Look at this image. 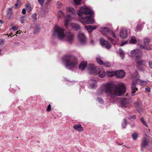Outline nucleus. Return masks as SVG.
Masks as SVG:
<instances>
[{"label": "nucleus", "mask_w": 152, "mask_h": 152, "mask_svg": "<svg viewBox=\"0 0 152 152\" xmlns=\"http://www.w3.org/2000/svg\"><path fill=\"white\" fill-rule=\"evenodd\" d=\"M126 91V88L124 84L120 83L118 87L110 83H103L101 88L98 89L96 93L97 96L103 95L105 93L111 99H114L117 96H121Z\"/></svg>", "instance_id": "nucleus-1"}, {"label": "nucleus", "mask_w": 152, "mask_h": 152, "mask_svg": "<svg viewBox=\"0 0 152 152\" xmlns=\"http://www.w3.org/2000/svg\"><path fill=\"white\" fill-rule=\"evenodd\" d=\"M93 12L91 9L86 7H82L78 12V15L79 17L84 21L82 23L84 24L93 23L94 20L92 18Z\"/></svg>", "instance_id": "nucleus-2"}, {"label": "nucleus", "mask_w": 152, "mask_h": 152, "mask_svg": "<svg viewBox=\"0 0 152 152\" xmlns=\"http://www.w3.org/2000/svg\"><path fill=\"white\" fill-rule=\"evenodd\" d=\"M53 35L60 39H62L65 37L67 41L71 43L74 39V35L72 33L68 32L65 35L64 34V29L57 25L54 26Z\"/></svg>", "instance_id": "nucleus-3"}, {"label": "nucleus", "mask_w": 152, "mask_h": 152, "mask_svg": "<svg viewBox=\"0 0 152 152\" xmlns=\"http://www.w3.org/2000/svg\"><path fill=\"white\" fill-rule=\"evenodd\" d=\"M131 55L133 57H135V61L136 63L137 69L140 70H142L143 68L141 66L145 63V61L142 59V53L140 50H134L132 51Z\"/></svg>", "instance_id": "nucleus-4"}, {"label": "nucleus", "mask_w": 152, "mask_h": 152, "mask_svg": "<svg viewBox=\"0 0 152 152\" xmlns=\"http://www.w3.org/2000/svg\"><path fill=\"white\" fill-rule=\"evenodd\" d=\"M62 62L66 68L69 70H72L76 66V58L72 55H66L62 58Z\"/></svg>", "instance_id": "nucleus-5"}, {"label": "nucleus", "mask_w": 152, "mask_h": 152, "mask_svg": "<svg viewBox=\"0 0 152 152\" xmlns=\"http://www.w3.org/2000/svg\"><path fill=\"white\" fill-rule=\"evenodd\" d=\"M66 11L68 13L71 14H68L65 18V21L64 23L65 26L67 27L69 21L71 18H74L75 16V11L73 7H68L66 9Z\"/></svg>", "instance_id": "nucleus-6"}, {"label": "nucleus", "mask_w": 152, "mask_h": 152, "mask_svg": "<svg viewBox=\"0 0 152 152\" xmlns=\"http://www.w3.org/2000/svg\"><path fill=\"white\" fill-rule=\"evenodd\" d=\"M142 80L139 78H136L132 81L131 85L132 94V96L134 95V93L137 90V88L136 87L137 83L141 84Z\"/></svg>", "instance_id": "nucleus-7"}, {"label": "nucleus", "mask_w": 152, "mask_h": 152, "mask_svg": "<svg viewBox=\"0 0 152 152\" xmlns=\"http://www.w3.org/2000/svg\"><path fill=\"white\" fill-rule=\"evenodd\" d=\"M78 38L80 42L82 44H85L87 42V38L85 35L83 33H78Z\"/></svg>", "instance_id": "nucleus-8"}, {"label": "nucleus", "mask_w": 152, "mask_h": 152, "mask_svg": "<svg viewBox=\"0 0 152 152\" xmlns=\"http://www.w3.org/2000/svg\"><path fill=\"white\" fill-rule=\"evenodd\" d=\"M100 42L101 45L103 47L107 49H109L111 47L110 44L107 41L105 40L102 38L100 39Z\"/></svg>", "instance_id": "nucleus-9"}, {"label": "nucleus", "mask_w": 152, "mask_h": 152, "mask_svg": "<svg viewBox=\"0 0 152 152\" xmlns=\"http://www.w3.org/2000/svg\"><path fill=\"white\" fill-rule=\"evenodd\" d=\"M96 72V73L94 75H98L101 77H104L105 75V71L103 68L102 67L97 68Z\"/></svg>", "instance_id": "nucleus-10"}, {"label": "nucleus", "mask_w": 152, "mask_h": 152, "mask_svg": "<svg viewBox=\"0 0 152 152\" xmlns=\"http://www.w3.org/2000/svg\"><path fill=\"white\" fill-rule=\"evenodd\" d=\"M97 68L95 65L92 64H88L87 67L89 72L90 74H93L94 75L96 73V71Z\"/></svg>", "instance_id": "nucleus-11"}, {"label": "nucleus", "mask_w": 152, "mask_h": 152, "mask_svg": "<svg viewBox=\"0 0 152 152\" xmlns=\"http://www.w3.org/2000/svg\"><path fill=\"white\" fill-rule=\"evenodd\" d=\"M120 37L122 39L126 38L128 35V31L125 29H121L119 33Z\"/></svg>", "instance_id": "nucleus-12"}, {"label": "nucleus", "mask_w": 152, "mask_h": 152, "mask_svg": "<svg viewBox=\"0 0 152 152\" xmlns=\"http://www.w3.org/2000/svg\"><path fill=\"white\" fill-rule=\"evenodd\" d=\"M89 87L91 89H94L97 86L96 81V80L92 79L89 80L88 81Z\"/></svg>", "instance_id": "nucleus-13"}, {"label": "nucleus", "mask_w": 152, "mask_h": 152, "mask_svg": "<svg viewBox=\"0 0 152 152\" xmlns=\"http://www.w3.org/2000/svg\"><path fill=\"white\" fill-rule=\"evenodd\" d=\"M130 99L128 98H121V107L125 108L126 107V104L129 102Z\"/></svg>", "instance_id": "nucleus-14"}, {"label": "nucleus", "mask_w": 152, "mask_h": 152, "mask_svg": "<svg viewBox=\"0 0 152 152\" xmlns=\"http://www.w3.org/2000/svg\"><path fill=\"white\" fill-rule=\"evenodd\" d=\"M134 106L136 110L139 112L142 111L141 103L140 101H137L134 103Z\"/></svg>", "instance_id": "nucleus-15"}, {"label": "nucleus", "mask_w": 152, "mask_h": 152, "mask_svg": "<svg viewBox=\"0 0 152 152\" xmlns=\"http://www.w3.org/2000/svg\"><path fill=\"white\" fill-rule=\"evenodd\" d=\"M125 75V72L122 70H120L115 72V76L117 77L122 78Z\"/></svg>", "instance_id": "nucleus-16"}, {"label": "nucleus", "mask_w": 152, "mask_h": 152, "mask_svg": "<svg viewBox=\"0 0 152 152\" xmlns=\"http://www.w3.org/2000/svg\"><path fill=\"white\" fill-rule=\"evenodd\" d=\"M100 31L103 35H105L106 34V33H109L111 35L114 32L113 31L110 30L108 28L105 27L102 28Z\"/></svg>", "instance_id": "nucleus-17"}, {"label": "nucleus", "mask_w": 152, "mask_h": 152, "mask_svg": "<svg viewBox=\"0 0 152 152\" xmlns=\"http://www.w3.org/2000/svg\"><path fill=\"white\" fill-rule=\"evenodd\" d=\"M148 142L147 141L145 137H144L143 139L142 140L141 142V150L142 151H143V147L147 145L148 144Z\"/></svg>", "instance_id": "nucleus-18"}, {"label": "nucleus", "mask_w": 152, "mask_h": 152, "mask_svg": "<svg viewBox=\"0 0 152 152\" xmlns=\"http://www.w3.org/2000/svg\"><path fill=\"white\" fill-rule=\"evenodd\" d=\"M87 66V62L83 61L79 65V69L81 70H83Z\"/></svg>", "instance_id": "nucleus-19"}, {"label": "nucleus", "mask_w": 152, "mask_h": 152, "mask_svg": "<svg viewBox=\"0 0 152 152\" xmlns=\"http://www.w3.org/2000/svg\"><path fill=\"white\" fill-rule=\"evenodd\" d=\"M85 27L86 28V29L89 32H91L93 30L97 28V26H93L90 25L87 26H85Z\"/></svg>", "instance_id": "nucleus-20"}, {"label": "nucleus", "mask_w": 152, "mask_h": 152, "mask_svg": "<svg viewBox=\"0 0 152 152\" xmlns=\"http://www.w3.org/2000/svg\"><path fill=\"white\" fill-rule=\"evenodd\" d=\"M51 0H46L45 4L46 5L45 7V8L46 9V10H45V12H48V5H50V2Z\"/></svg>", "instance_id": "nucleus-21"}, {"label": "nucleus", "mask_w": 152, "mask_h": 152, "mask_svg": "<svg viewBox=\"0 0 152 152\" xmlns=\"http://www.w3.org/2000/svg\"><path fill=\"white\" fill-rule=\"evenodd\" d=\"M83 130V128L82 127L80 124H77V131L79 132H82Z\"/></svg>", "instance_id": "nucleus-22"}, {"label": "nucleus", "mask_w": 152, "mask_h": 152, "mask_svg": "<svg viewBox=\"0 0 152 152\" xmlns=\"http://www.w3.org/2000/svg\"><path fill=\"white\" fill-rule=\"evenodd\" d=\"M140 48L142 49L143 48H145V50H151L152 48H151L150 47L148 46H146L144 44L143 45H141L140 46Z\"/></svg>", "instance_id": "nucleus-23"}, {"label": "nucleus", "mask_w": 152, "mask_h": 152, "mask_svg": "<svg viewBox=\"0 0 152 152\" xmlns=\"http://www.w3.org/2000/svg\"><path fill=\"white\" fill-rule=\"evenodd\" d=\"M64 16V14L62 11L60 10L58 12V19Z\"/></svg>", "instance_id": "nucleus-24"}, {"label": "nucleus", "mask_w": 152, "mask_h": 152, "mask_svg": "<svg viewBox=\"0 0 152 152\" xmlns=\"http://www.w3.org/2000/svg\"><path fill=\"white\" fill-rule=\"evenodd\" d=\"M107 75L109 77H112L114 75H115V72L107 71Z\"/></svg>", "instance_id": "nucleus-25"}, {"label": "nucleus", "mask_w": 152, "mask_h": 152, "mask_svg": "<svg viewBox=\"0 0 152 152\" xmlns=\"http://www.w3.org/2000/svg\"><path fill=\"white\" fill-rule=\"evenodd\" d=\"M129 42L131 43L135 44L137 42V41L134 37L132 36L131 37V39Z\"/></svg>", "instance_id": "nucleus-26"}, {"label": "nucleus", "mask_w": 152, "mask_h": 152, "mask_svg": "<svg viewBox=\"0 0 152 152\" xmlns=\"http://www.w3.org/2000/svg\"><path fill=\"white\" fill-rule=\"evenodd\" d=\"M96 60L98 63L99 65H103L104 62L101 60L100 57H97Z\"/></svg>", "instance_id": "nucleus-27"}, {"label": "nucleus", "mask_w": 152, "mask_h": 152, "mask_svg": "<svg viewBox=\"0 0 152 152\" xmlns=\"http://www.w3.org/2000/svg\"><path fill=\"white\" fill-rule=\"evenodd\" d=\"M26 10H27L28 12L29 13L31 11V5L29 4H26Z\"/></svg>", "instance_id": "nucleus-28"}, {"label": "nucleus", "mask_w": 152, "mask_h": 152, "mask_svg": "<svg viewBox=\"0 0 152 152\" xmlns=\"http://www.w3.org/2000/svg\"><path fill=\"white\" fill-rule=\"evenodd\" d=\"M40 30V28L39 27L37 26L34 28V34H37L39 33Z\"/></svg>", "instance_id": "nucleus-29"}, {"label": "nucleus", "mask_w": 152, "mask_h": 152, "mask_svg": "<svg viewBox=\"0 0 152 152\" xmlns=\"http://www.w3.org/2000/svg\"><path fill=\"white\" fill-rule=\"evenodd\" d=\"M150 42V39L148 38H145L144 39V44L146 46L148 45Z\"/></svg>", "instance_id": "nucleus-30"}, {"label": "nucleus", "mask_w": 152, "mask_h": 152, "mask_svg": "<svg viewBox=\"0 0 152 152\" xmlns=\"http://www.w3.org/2000/svg\"><path fill=\"white\" fill-rule=\"evenodd\" d=\"M124 122L122 123V126L123 128H125L127 124V121L126 119H124Z\"/></svg>", "instance_id": "nucleus-31"}, {"label": "nucleus", "mask_w": 152, "mask_h": 152, "mask_svg": "<svg viewBox=\"0 0 152 152\" xmlns=\"http://www.w3.org/2000/svg\"><path fill=\"white\" fill-rule=\"evenodd\" d=\"M138 134L136 132H135L132 135V137L134 140H136L138 137Z\"/></svg>", "instance_id": "nucleus-32"}, {"label": "nucleus", "mask_w": 152, "mask_h": 152, "mask_svg": "<svg viewBox=\"0 0 152 152\" xmlns=\"http://www.w3.org/2000/svg\"><path fill=\"white\" fill-rule=\"evenodd\" d=\"M102 65L107 67H110L111 66V65L109 62H107L104 63Z\"/></svg>", "instance_id": "nucleus-33"}, {"label": "nucleus", "mask_w": 152, "mask_h": 152, "mask_svg": "<svg viewBox=\"0 0 152 152\" xmlns=\"http://www.w3.org/2000/svg\"><path fill=\"white\" fill-rule=\"evenodd\" d=\"M25 16H22L20 17V20L21 23H23L25 21Z\"/></svg>", "instance_id": "nucleus-34"}, {"label": "nucleus", "mask_w": 152, "mask_h": 152, "mask_svg": "<svg viewBox=\"0 0 152 152\" xmlns=\"http://www.w3.org/2000/svg\"><path fill=\"white\" fill-rule=\"evenodd\" d=\"M140 120L142 122V123L143 124L146 126L147 127H148V126L146 124V122L145 121L144 119H143V118H140Z\"/></svg>", "instance_id": "nucleus-35"}, {"label": "nucleus", "mask_w": 152, "mask_h": 152, "mask_svg": "<svg viewBox=\"0 0 152 152\" xmlns=\"http://www.w3.org/2000/svg\"><path fill=\"white\" fill-rule=\"evenodd\" d=\"M120 54L121 56L122 57V58L123 59L124 58V53L123 51L122 50H119Z\"/></svg>", "instance_id": "nucleus-36"}, {"label": "nucleus", "mask_w": 152, "mask_h": 152, "mask_svg": "<svg viewBox=\"0 0 152 152\" xmlns=\"http://www.w3.org/2000/svg\"><path fill=\"white\" fill-rule=\"evenodd\" d=\"M96 101L100 103H102L103 102V100L100 97H98L96 99Z\"/></svg>", "instance_id": "nucleus-37"}, {"label": "nucleus", "mask_w": 152, "mask_h": 152, "mask_svg": "<svg viewBox=\"0 0 152 152\" xmlns=\"http://www.w3.org/2000/svg\"><path fill=\"white\" fill-rule=\"evenodd\" d=\"M31 17L33 21H36L37 20V15L36 14H32L31 15Z\"/></svg>", "instance_id": "nucleus-38"}, {"label": "nucleus", "mask_w": 152, "mask_h": 152, "mask_svg": "<svg viewBox=\"0 0 152 152\" xmlns=\"http://www.w3.org/2000/svg\"><path fill=\"white\" fill-rule=\"evenodd\" d=\"M137 30L138 31H140L142 29V27L141 25H140L139 24H138L137 27Z\"/></svg>", "instance_id": "nucleus-39"}, {"label": "nucleus", "mask_w": 152, "mask_h": 152, "mask_svg": "<svg viewBox=\"0 0 152 152\" xmlns=\"http://www.w3.org/2000/svg\"><path fill=\"white\" fill-rule=\"evenodd\" d=\"M44 1V0H38V2L42 6H43Z\"/></svg>", "instance_id": "nucleus-40"}, {"label": "nucleus", "mask_w": 152, "mask_h": 152, "mask_svg": "<svg viewBox=\"0 0 152 152\" xmlns=\"http://www.w3.org/2000/svg\"><path fill=\"white\" fill-rule=\"evenodd\" d=\"M9 10L10 11L9 12H8L7 13V15L8 17H10V15L12 14V9L11 8H9Z\"/></svg>", "instance_id": "nucleus-41"}, {"label": "nucleus", "mask_w": 152, "mask_h": 152, "mask_svg": "<svg viewBox=\"0 0 152 152\" xmlns=\"http://www.w3.org/2000/svg\"><path fill=\"white\" fill-rule=\"evenodd\" d=\"M83 3V1L82 0H77V5L81 4Z\"/></svg>", "instance_id": "nucleus-42"}, {"label": "nucleus", "mask_w": 152, "mask_h": 152, "mask_svg": "<svg viewBox=\"0 0 152 152\" xmlns=\"http://www.w3.org/2000/svg\"><path fill=\"white\" fill-rule=\"evenodd\" d=\"M4 44V41L3 39H0V47L3 46Z\"/></svg>", "instance_id": "nucleus-43"}, {"label": "nucleus", "mask_w": 152, "mask_h": 152, "mask_svg": "<svg viewBox=\"0 0 152 152\" xmlns=\"http://www.w3.org/2000/svg\"><path fill=\"white\" fill-rule=\"evenodd\" d=\"M51 106L50 104H49L48 106V107L46 109V111L47 112H50L51 110Z\"/></svg>", "instance_id": "nucleus-44"}, {"label": "nucleus", "mask_w": 152, "mask_h": 152, "mask_svg": "<svg viewBox=\"0 0 152 152\" xmlns=\"http://www.w3.org/2000/svg\"><path fill=\"white\" fill-rule=\"evenodd\" d=\"M71 26L75 30H76V24L75 23H72Z\"/></svg>", "instance_id": "nucleus-45"}, {"label": "nucleus", "mask_w": 152, "mask_h": 152, "mask_svg": "<svg viewBox=\"0 0 152 152\" xmlns=\"http://www.w3.org/2000/svg\"><path fill=\"white\" fill-rule=\"evenodd\" d=\"M128 42V41H122L121 43V46H123L125 45Z\"/></svg>", "instance_id": "nucleus-46"}, {"label": "nucleus", "mask_w": 152, "mask_h": 152, "mask_svg": "<svg viewBox=\"0 0 152 152\" xmlns=\"http://www.w3.org/2000/svg\"><path fill=\"white\" fill-rule=\"evenodd\" d=\"M129 119L130 120L131 118L135 119L136 118V116L135 115H132L128 117Z\"/></svg>", "instance_id": "nucleus-47"}, {"label": "nucleus", "mask_w": 152, "mask_h": 152, "mask_svg": "<svg viewBox=\"0 0 152 152\" xmlns=\"http://www.w3.org/2000/svg\"><path fill=\"white\" fill-rule=\"evenodd\" d=\"M147 81H145L142 80L140 85H145L147 84Z\"/></svg>", "instance_id": "nucleus-48"}, {"label": "nucleus", "mask_w": 152, "mask_h": 152, "mask_svg": "<svg viewBox=\"0 0 152 152\" xmlns=\"http://www.w3.org/2000/svg\"><path fill=\"white\" fill-rule=\"evenodd\" d=\"M57 4L58 6V7L59 8H60L62 6V4L59 1H58Z\"/></svg>", "instance_id": "nucleus-49"}, {"label": "nucleus", "mask_w": 152, "mask_h": 152, "mask_svg": "<svg viewBox=\"0 0 152 152\" xmlns=\"http://www.w3.org/2000/svg\"><path fill=\"white\" fill-rule=\"evenodd\" d=\"M12 29L14 31H15L17 30L18 29V27H16L15 26H13L12 27Z\"/></svg>", "instance_id": "nucleus-50"}, {"label": "nucleus", "mask_w": 152, "mask_h": 152, "mask_svg": "<svg viewBox=\"0 0 152 152\" xmlns=\"http://www.w3.org/2000/svg\"><path fill=\"white\" fill-rule=\"evenodd\" d=\"M148 64L149 67L151 68L152 69V61H149L148 62Z\"/></svg>", "instance_id": "nucleus-51"}, {"label": "nucleus", "mask_w": 152, "mask_h": 152, "mask_svg": "<svg viewBox=\"0 0 152 152\" xmlns=\"http://www.w3.org/2000/svg\"><path fill=\"white\" fill-rule=\"evenodd\" d=\"M22 13L23 15H24L26 14V9L25 8L23 9L22 10Z\"/></svg>", "instance_id": "nucleus-52"}, {"label": "nucleus", "mask_w": 152, "mask_h": 152, "mask_svg": "<svg viewBox=\"0 0 152 152\" xmlns=\"http://www.w3.org/2000/svg\"><path fill=\"white\" fill-rule=\"evenodd\" d=\"M75 80H73L72 81H70L69 83V85H72L73 84H75Z\"/></svg>", "instance_id": "nucleus-53"}, {"label": "nucleus", "mask_w": 152, "mask_h": 152, "mask_svg": "<svg viewBox=\"0 0 152 152\" xmlns=\"http://www.w3.org/2000/svg\"><path fill=\"white\" fill-rule=\"evenodd\" d=\"M145 91H148L149 92H150L151 89L149 87H147L145 88Z\"/></svg>", "instance_id": "nucleus-54"}, {"label": "nucleus", "mask_w": 152, "mask_h": 152, "mask_svg": "<svg viewBox=\"0 0 152 152\" xmlns=\"http://www.w3.org/2000/svg\"><path fill=\"white\" fill-rule=\"evenodd\" d=\"M111 35L112 36V37H113L114 38H115L116 37V36L114 32H113V33L111 34Z\"/></svg>", "instance_id": "nucleus-55"}, {"label": "nucleus", "mask_w": 152, "mask_h": 152, "mask_svg": "<svg viewBox=\"0 0 152 152\" xmlns=\"http://www.w3.org/2000/svg\"><path fill=\"white\" fill-rule=\"evenodd\" d=\"M80 28V26L78 25L77 24V29H79Z\"/></svg>", "instance_id": "nucleus-56"}, {"label": "nucleus", "mask_w": 152, "mask_h": 152, "mask_svg": "<svg viewBox=\"0 0 152 152\" xmlns=\"http://www.w3.org/2000/svg\"><path fill=\"white\" fill-rule=\"evenodd\" d=\"M18 3H16L15 4V8H17L18 5Z\"/></svg>", "instance_id": "nucleus-57"}, {"label": "nucleus", "mask_w": 152, "mask_h": 152, "mask_svg": "<svg viewBox=\"0 0 152 152\" xmlns=\"http://www.w3.org/2000/svg\"><path fill=\"white\" fill-rule=\"evenodd\" d=\"M74 0V4L75 6L76 5V0Z\"/></svg>", "instance_id": "nucleus-58"}, {"label": "nucleus", "mask_w": 152, "mask_h": 152, "mask_svg": "<svg viewBox=\"0 0 152 152\" xmlns=\"http://www.w3.org/2000/svg\"><path fill=\"white\" fill-rule=\"evenodd\" d=\"M91 43L92 44H93V45L94 44V41L92 40H91Z\"/></svg>", "instance_id": "nucleus-59"}, {"label": "nucleus", "mask_w": 152, "mask_h": 152, "mask_svg": "<svg viewBox=\"0 0 152 152\" xmlns=\"http://www.w3.org/2000/svg\"><path fill=\"white\" fill-rule=\"evenodd\" d=\"M17 31V32H16V34H15V35H16V34H20V32H19V31Z\"/></svg>", "instance_id": "nucleus-60"}, {"label": "nucleus", "mask_w": 152, "mask_h": 152, "mask_svg": "<svg viewBox=\"0 0 152 152\" xmlns=\"http://www.w3.org/2000/svg\"><path fill=\"white\" fill-rule=\"evenodd\" d=\"M3 24V22L2 21L0 20V25H2Z\"/></svg>", "instance_id": "nucleus-61"}, {"label": "nucleus", "mask_w": 152, "mask_h": 152, "mask_svg": "<svg viewBox=\"0 0 152 152\" xmlns=\"http://www.w3.org/2000/svg\"><path fill=\"white\" fill-rule=\"evenodd\" d=\"M73 128L75 129H76V125H74L73 126Z\"/></svg>", "instance_id": "nucleus-62"}, {"label": "nucleus", "mask_w": 152, "mask_h": 152, "mask_svg": "<svg viewBox=\"0 0 152 152\" xmlns=\"http://www.w3.org/2000/svg\"><path fill=\"white\" fill-rule=\"evenodd\" d=\"M20 1V0H17V3H18Z\"/></svg>", "instance_id": "nucleus-63"}, {"label": "nucleus", "mask_w": 152, "mask_h": 152, "mask_svg": "<svg viewBox=\"0 0 152 152\" xmlns=\"http://www.w3.org/2000/svg\"><path fill=\"white\" fill-rule=\"evenodd\" d=\"M110 40L111 41H112V40H113V39H111V38H110Z\"/></svg>", "instance_id": "nucleus-64"}]
</instances>
